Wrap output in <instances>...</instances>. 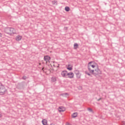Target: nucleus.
<instances>
[{"mask_svg":"<svg viewBox=\"0 0 125 125\" xmlns=\"http://www.w3.org/2000/svg\"><path fill=\"white\" fill-rule=\"evenodd\" d=\"M65 11H67V12L70 11V8L68 6H66L65 7Z\"/></svg>","mask_w":125,"mask_h":125,"instance_id":"obj_13","label":"nucleus"},{"mask_svg":"<svg viewBox=\"0 0 125 125\" xmlns=\"http://www.w3.org/2000/svg\"><path fill=\"white\" fill-rule=\"evenodd\" d=\"M74 49H77V48L79 47V44H78V43H75L74 44Z\"/></svg>","mask_w":125,"mask_h":125,"instance_id":"obj_11","label":"nucleus"},{"mask_svg":"<svg viewBox=\"0 0 125 125\" xmlns=\"http://www.w3.org/2000/svg\"><path fill=\"white\" fill-rule=\"evenodd\" d=\"M100 100H101V98H100V99L97 100V101H100Z\"/></svg>","mask_w":125,"mask_h":125,"instance_id":"obj_25","label":"nucleus"},{"mask_svg":"<svg viewBox=\"0 0 125 125\" xmlns=\"http://www.w3.org/2000/svg\"><path fill=\"white\" fill-rule=\"evenodd\" d=\"M88 111H89V112H93V110H92V109L90 108H88Z\"/></svg>","mask_w":125,"mask_h":125,"instance_id":"obj_22","label":"nucleus"},{"mask_svg":"<svg viewBox=\"0 0 125 125\" xmlns=\"http://www.w3.org/2000/svg\"><path fill=\"white\" fill-rule=\"evenodd\" d=\"M76 77H77V78H78V79H80V78H81V75H80V73H78V75H76Z\"/></svg>","mask_w":125,"mask_h":125,"instance_id":"obj_20","label":"nucleus"},{"mask_svg":"<svg viewBox=\"0 0 125 125\" xmlns=\"http://www.w3.org/2000/svg\"><path fill=\"white\" fill-rule=\"evenodd\" d=\"M0 37H1V33H0Z\"/></svg>","mask_w":125,"mask_h":125,"instance_id":"obj_26","label":"nucleus"},{"mask_svg":"<svg viewBox=\"0 0 125 125\" xmlns=\"http://www.w3.org/2000/svg\"><path fill=\"white\" fill-rule=\"evenodd\" d=\"M77 116H78V113L77 112H75L72 115V118H77Z\"/></svg>","mask_w":125,"mask_h":125,"instance_id":"obj_9","label":"nucleus"},{"mask_svg":"<svg viewBox=\"0 0 125 125\" xmlns=\"http://www.w3.org/2000/svg\"><path fill=\"white\" fill-rule=\"evenodd\" d=\"M91 63H92V62H90L88 63V66H90V67H92V68H95V65H93V64H91Z\"/></svg>","mask_w":125,"mask_h":125,"instance_id":"obj_8","label":"nucleus"},{"mask_svg":"<svg viewBox=\"0 0 125 125\" xmlns=\"http://www.w3.org/2000/svg\"><path fill=\"white\" fill-rule=\"evenodd\" d=\"M62 95L63 97H66V95H69V94H68V93H65L62 94Z\"/></svg>","mask_w":125,"mask_h":125,"instance_id":"obj_14","label":"nucleus"},{"mask_svg":"<svg viewBox=\"0 0 125 125\" xmlns=\"http://www.w3.org/2000/svg\"><path fill=\"white\" fill-rule=\"evenodd\" d=\"M74 78V73L72 72L67 73L66 78L73 79Z\"/></svg>","mask_w":125,"mask_h":125,"instance_id":"obj_3","label":"nucleus"},{"mask_svg":"<svg viewBox=\"0 0 125 125\" xmlns=\"http://www.w3.org/2000/svg\"><path fill=\"white\" fill-rule=\"evenodd\" d=\"M69 66H70V65L69 64V65H68V67H69Z\"/></svg>","mask_w":125,"mask_h":125,"instance_id":"obj_28","label":"nucleus"},{"mask_svg":"<svg viewBox=\"0 0 125 125\" xmlns=\"http://www.w3.org/2000/svg\"><path fill=\"white\" fill-rule=\"evenodd\" d=\"M91 74H94V70H92L91 71V72H90Z\"/></svg>","mask_w":125,"mask_h":125,"instance_id":"obj_24","label":"nucleus"},{"mask_svg":"<svg viewBox=\"0 0 125 125\" xmlns=\"http://www.w3.org/2000/svg\"><path fill=\"white\" fill-rule=\"evenodd\" d=\"M85 74H86V75H87L88 76H91L90 73H89L87 71H85Z\"/></svg>","mask_w":125,"mask_h":125,"instance_id":"obj_19","label":"nucleus"},{"mask_svg":"<svg viewBox=\"0 0 125 125\" xmlns=\"http://www.w3.org/2000/svg\"><path fill=\"white\" fill-rule=\"evenodd\" d=\"M50 57H49L48 55L45 56L44 57V61H45V62H49V61H50Z\"/></svg>","mask_w":125,"mask_h":125,"instance_id":"obj_5","label":"nucleus"},{"mask_svg":"<svg viewBox=\"0 0 125 125\" xmlns=\"http://www.w3.org/2000/svg\"><path fill=\"white\" fill-rule=\"evenodd\" d=\"M95 72H96V75H101L102 73L101 70L99 69V68L97 67V69L95 70Z\"/></svg>","mask_w":125,"mask_h":125,"instance_id":"obj_6","label":"nucleus"},{"mask_svg":"<svg viewBox=\"0 0 125 125\" xmlns=\"http://www.w3.org/2000/svg\"><path fill=\"white\" fill-rule=\"evenodd\" d=\"M42 123L43 125H46L47 124L46 123V120H45V119L42 120Z\"/></svg>","mask_w":125,"mask_h":125,"instance_id":"obj_10","label":"nucleus"},{"mask_svg":"<svg viewBox=\"0 0 125 125\" xmlns=\"http://www.w3.org/2000/svg\"><path fill=\"white\" fill-rule=\"evenodd\" d=\"M87 68H88V70L89 73H90V72H91V71L92 70H91V69L90 68V66H87Z\"/></svg>","mask_w":125,"mask_h":125,"instance_id":"obj_18","label":"nucleus"},{"mask_svg":"<svg viewBox=\"0 0 125 125\" xmlns=\"http://www.w3.org/2000/svg\"><path fill=\"white\" fill-rule=\"evenodd\" d=\"M5 32L6 33V34H8V35H10V36H12V35H15V34H16V30H15V29L12 27L6 28L5 29Z\"/></svg>","mask_w":125,"mask_h":125,"instance_id":"obj_1","label":"nucleus"},{"mask_svg":"<svg viewBox=\"0 0 125 125\" xmlns=\"http://www.w3.org/2000/svg\"><path fill=\"white\" fill-rule=\"evenodd\" d=\"M59 109H60V110H59V112H64V110L63 109H62L61 107H59Z\"/></svg>","mask_w":125,"mask_h":125,"instance_id":"obj_21","label":"nucleus"},{"mask_svg":"<svg viewBox=\"0 0 125 125\" xmlns=\"http://www.w3.org/2000/svg\"><path fill=\"white\" fill-rule=\"evenodd\" d=\"M68 74V72L66 70L62 71L61 72L62 77L63 78H67V74Z\"/></svg>","mask_w":125,"mask_h":125,"instance_id":"obj_4","label":"nucleus"},{"mask_svg":"<svg viewBox=\"0 0 125 125\" xmlns=\"http://www.w3.org/2000/svg\"><path fill=\"white\" fill-rule=\"evenodd\" d=\"M67 70H69V71H72V70H73V67L72 66L67 67Z\"/></svg>","mask_w":125,"mask_h":125,"instance_id":"obj_15","label":"nucleus"},{"mask_svg":"<svg viewBox=\"0 0 125 125\" xmlns=\"http://www.w3.org/2000/svg\"><path fill=\"white\" fill-rule=\"evenodd\" d=\"M0 118H1V115H0Z\"/></svg>","mask_w":125,"mask_h":125,"instance_id":"obj_27","label":"nucleus"},{"mask_svg":"<svg viewBox=\"0 0 125 125\" xmlns=\"http://www.w3.org/2000/svg\"><path fill=\"white\" fill-rule=\"evenodd\" d=\"M27 79V77L26 76H23L22 77V80H26Z\"/></svg>","mask_w":125,"mask_h":125,"instance_id":"obj_23","label":"nucleus"},{"mask_svg":"<svg viewBox=\"0 0 125 125\" xmlns=\"http://www.w3.org/2000/svg\"><path fill=\"white\" fill-rule=\"evenodd\" d=\"M22 40V36L20 35H18L16 37V41L19 42Z\"/></svg>","mask_w":125,"mask_h":125,"instance_id":"obj_7","label":"nucleus"},{"mask_svg":"<svg viewBox=\"0 0 125 125\" xmlns=\"http://www.w3.org/2000/svg\"><path fill=\"white\" fill-rule=\"evenodd\" d=\"M52 4H57V1L56 0L52 1Z\"/></svg>","mask_w":125,"mask_h":125,"instance_id":"obj_17","label":"nucleus"},{"mask_svg":"<svg viewBox=\"0 0 125 125\" xmlns=\"http://www.w3.org/2000/svg\"><path fill=\"white\" fill-rule=\"evenodd\" d=\"M51 82L54 83V82H56V77H53L51 78Z\"/></svg>","mask_w":125,"mask_h":125,"instance_id":"obj_12","label":"nucleus"},{"mask_svg":"<svg viewBox=\"0 0 125 125\" xmlns=\"http://www.w3.org/2000/svg\"><path fill=\"white\" fill-rule=\"evenodd\" d=\"M79 73L80 72L77 70L74 71V74H75V75H79Z\"/></svg>","mask_w":125,"mask_h":125,"instance_id":"obj_16","label":"nucleus"},{"mask_svg":"<svg viewBox=\"0 0 125 125\" xmlns=\"http://www.w3.org/2000/svg\"><path fill=\"white\" fill-rule=\"evenodd\" d=\"M5 92H6V89H5V87H4V85H3L1 83H0V95H3L4 94H5Z\"/></svg>","mask_w":125,"mask_h":125,"instance_id":"obj_2","label":"nucleus"}]
</instances>
